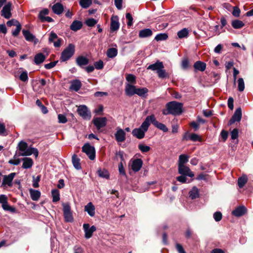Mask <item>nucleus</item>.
<instances>
[{"instance_id":"obj_1","label":"nucleus","mask_w":253,"mask_h":253,"mask_svg":"<svg viewBox=\"0 0 253 253\" xmlns=\"http://www.w3.org/2000/svg\"><path fill=\"white\" fill-rule=\"evenodd\" d=\"M166 109L162 111L163 114L168 115H179L182 113V104L176 101H171L166 105Z\"/></svg>"},{"instance_id":"obj_2","label":"nucleus","mask_w":253,"mask_h":253,"mask_svg":"<svg viewBox=\"0 0 253 253\" xmlns=\"http://www.w3.org/2000/svg\"><path fill=\"white\" fill-rule=\"evenodd\" d=\"M18 147L19 150V156H28L34 154L36 158L38 156L39 151L38 149L32 147H29L28 144L24 141L19 142Z\"/></svg>"},{"instance_id":"obj_3","label":"nucleus","mask_w":253,"mask_h":253,"mask_svg":"<svg viewBox=\"0 0 253 253\" xmlns=\"http://www.w3.org/2000/svg\"><path fill=\"white\" fill-rule=\"evenodd\" d=\"M150 126V124L148 116H147L139 127L132 130V135L139 139L143 138L145 136V133L148 130Z\"/></svg>"},{"instance_id":"obj_4","label":"nucleus","mask_w":253,"mask_h":253,"mask_svg":"<svg viewBox=\"0 0 253 253\" xmlns=\"http://www.w3.org/2000/svg\"><path fill=\"white\" fill-rule=\"evenodd\" d=\"M75 46L73 43H70L62 52L60 60L65 62L69 60L75 53Z\"/></svg>"},{"instance_id":"obj_5","label":"nucleus","mask_w":253,"mask_h":253,"mask_svg":"<svg viewBox=\"0 0 253 253\" xmlns=\"http://www.w3.org/2000/svg\"><path fill=\"white\" fill-rule=\"evenodd\" d=\"M63 211L65 221L71 222L73 221V217L71 211L70 205L69 203L62 204Z\"/></svg>"},{"instance_id":"obj_6","label":"nucleus","mask_w":253,"mask_h":253,"mask_svg":"<svg viewBox=\"0 0 253 253\" xmlns=\"http://www.w3.org/2000/svg\"><path fill=\"white\" fill-rule=\"evenodd\" d=\"M148 118L150 124L152 123L155 127L162 130L164 132H166L168 131V128L166 126L165 124L157 121L154 114L148 116Z\"/></svg>"},{"instance_id":"obj_7","label":"nucleus","mask_w":253,"mask_h":253,"mask_svg":"<svg viewBox=\"0 0 253 253\" xmlns=\"http://www.w3.org/2000/svg\"><path fill=\"white\" fill-rule=\"evenodd\" d=\"M82 151L85 153L90 160H93L95 158V151L94 147L89 143H85L82 147Z\"/></svg>"},{"instance_id":"obj_8","label":"nucleus","mask_w":253,"mask_h":253,"mask_svg":"<svg viewBox=\"0 0 253 253\" xmlns=\"http://www.w3.org/2000/svg\"><path fill=\"white\" fill-rule=\"evenodd\" d=\"M78 113L84 119L89 120L91 118V113L85 105H81L78 108Z\"/></svg>"},{"instance_id":"obj_9","label":"nucleus","mask_w":253,"mask_h":253,"mask_svg":"<svg viewBox=\"0 0 253 253\" xmlns=\"http://www.w3.org/2000/svg\"><path fill=\"white\" fill-rule=\"evenodd\" d=\"M83 229L85 233L84 237L89 239L91 237L93 233L96 231V228L94 225L91 227L88 223H84L83 225Z\"/></svg>"},{"instance_id":"obj_10","label":"nucleus","mask_w":253,"mask_h":253,"mask_svg":"<svg viewBox=\"0 0 253 253\" xmlns=\"http://www.w3.org/2000/svg\"><path fill=\"white\" fill-rule=\"evenodd\" d=\"M11 2H8L2 7L1 11V15L6 19H9L11 17Z\"/></svg>"},{"instance_id":"obj_11","label":"nucleus","mask_w":253,"mask_h":253,"mask_svg":"<svg viewBox=\"0 0 253 253\" xmlns=\"http://www.w3.org/2000/svg\"><path fill=\"white\" fill-rule=\"evenodd\" d=\"M242 110L240 107L237 108L232 116V118L229 122L230 125L234 124L236 122H240L242 118Z\"/></svg>"},{"instance_id":"obj_12","label":"nucleus","mask_w":253,"mask_h":253,"mask_svg":"<svg viewBox=\"0 0 253 253\" xmlns=\"http://www.w3.org/2000/svg\"><path fill=\"white\" fill-rule=\"evenodd\" d=\"M178 166V172L181 175L188 176L190 177H193L194 174L192 171H191L190 169L184 165H180Z\"/></svg>"},{"instance_id":"obj_13","label":"nucleus","mask_w":253,"mask_h":253,"mask_svg":"<svg viewBox=\"0 0 253 253\" xmlns=\"http://www.w3.org/2000/svg\"><path fill=\"white\" fill-rule=\"evenodd\" d=\"M16 175V173L12 172L7 175H4L2 182V186H8L11 187L12 186V181Z\"/></svg>"},{"instance_id":"obj_14","label":"nucleus","mask_w":253,"mask_h":253,"mask_svg":"<svg viewBox=\"0 0 253 253\" xmlns=\"http://www.w3.org/2000/svg\"><path fill=\"white\" fill-rule=\"evenodd\" d=\"M115 139L118 142H123L126 139V133L124 130L120 128H117L115 133Z\"/></svg>"},{"instance_id":"obj_15","label":"nucleus","mask_w":253,"mask_h":253,"mask_svg":"<svg viewBox=\"0 0 253 253\" xmlns=\"http://www.w3.org/2000/svg\"><path fill=\"white\" fill-rule=\"evenodd\" d=\"M107 119L105 117L96 118L93 120V123L97 129H100L106 125Z\"/></svg>"},{"instance_id":"obj_16","label":"nucleus","mask_w":253,"mask_h":253,"mask_svg":"<svg viewBox=\"0 0 253 253\" xmlns=\"http://www.w3.org/2000/svg\"><path fill=\"white\" fill-rule=\"evenodd\" d=\"M120 27L119 18L117 16H113L111 19L110 31L111 32L117 31Z\"/></svg>"},{"instance_id":"obj_17","label":"nucleus","mask_w":253,"mask_h":253,"mask_svg":"<svg viewBox=\"0 0 253 253\" xmlns=\"http://www.w3.org/2000/svg\"><path fill=\"white\" fill-rule=\"evenodd\" d=\"M143 161L141 159H136L133 160L131 164V168L134 172L138 171L141 168Z\"/></svg>"},{"instance_id":"obj_18","label":"nucleus","mask_w":253,"mask_h":253,"mask_svg":"<svg viewBox=\"0 0 253 253\" xmlns=\"http://www.w3.org/2000/svg\"><path fill=\"white\" fill-rule=\"evenodd\" d=\"M22 33L26 41L29 42H34L35 43H37L38 41L37 39L36 38L35 36L30 32V31L26 30H23Z\"/></svg>"},{"instance_id":"obj_19","label":"nucleus","mask_w":253,"mask_h":253,"mask_svg":"<svg viewBox=\"0 0 253 253\" xmlns=\"http://www.w3.org/2000/svg\"><path fill=\"white\" fill-rule=\"evenodd\" d=\"M162 68H164V66L162 62H160L159 61H157L154 64H151L147 68L148 70H151L153 71H156L157 72V71H159L160 69Z\"/></svg>"},{"instance_id":"obj_20","label":"nucleus","mask_w":253,"mask_h":253,"mask_svg":"<svg viewBox=\"0 0 253 253\" xmlns=\"http://www.w3.org/2000/svg\"><path fill=\"white\" fill-rule=\"evenodd\" d=\"M247 211V209L244 206H239L232 211V214L235 216L239 217L243 215Z\"/></svg>"},{"instance_id":"obj_21","label":"nucleus","mask_w":253,"mask_h":253,"mask_svg":"<svg viewBox=\"0 0 253 253\" xmlns=\"http://www.w3.org/2000/svg\"><path fill=\"white\" fill-rule=\"evenodd\" d=\"M136 88L133 85L130 84H127L125 87V93L129 96L135 94Z\"/></svg>"},{"instance_id":"obj_22","label":"nucleus","mask_w":253,"mask_h":253,"mask_svg":"<svg viewBox=\"0 0 253 253\" xmlns=\"http://www.w3.org/2000/svg\"><path fill=\"white\" fill-rule=\"evenodd\" d=\"M77 64L81 68H83L84 66L86 65L89 63V60L84 56H79L76 58Z\"/></svg>"},{"instance_id":"obj_23","label":"nucleus","mask_w":253,"mask_h":253,"mask_svg":"<svg viewBox=\"0 0 253 253\" xmlns=\"http://www.w3.org/2000/svg\"><path fill=\"white\" fill-rule=\"evenodd\" d=\"M23 161V165L22 168L24 169H28L31 168L33 165V160L28 157H25L21 159Z\"/></svg>"},{"instance_id":"obj_24","label":"nucleus","mask_w":253,"mask_h":253,"mask_svg":"<svg viewBox=\"0 0 253 253\" xmlns=\"http://www.w3.org/2000/svg\"><path fill=\"white\" fill-rule=\"evenodd\" d=\"M82 86V83L79 80H74L71 82L70 89L72 90L78 91Z\"/></svg>"},{"instance_id":"obj_25","label":"nucleus","mask_w":253,"mask_h":253,"mask_svg":"<svg viewBox=\"0 0 253 253\" xmlns=\"http://www.w3.org/2000/svg\"><path fill=\"white\" fill-rule=\"evenodd\" d=\"M84 211L91 217L95 215V207L91 202L88 203L84 207Z\"/></svg>"},{"instance_id":"obj_26","label":"nucleus","mask_w":253,"mask_h":253,"mask_svg":"<svg viewBox=\"0 0 253 253\" xmlns=\"http://www.w3.org/2000/svg\"><path fill=\"white\" fill-rule=\"evenodd\" d=\"M193 66L195 70L203 72L206 68V64L201 61H198L194 64Z\"/></svg>"},{"instance_id":"obj_27","label":"nucleus","mask_w":253,"mask_h":253,"mask_svg":"<svg viewBox=\"0 0 253 253\" xmlns=\"http://www.w3.org/2000/svg\"><path fill=\"white\" fill-rule=\"evenodd\" d=\"M72 161L74 168L78 169H82L80 159L77 157L76 154H74L72 157Z\"/></svg>"},{"instance_id":"obj_28","label":"nucleus","mask_w":253,"mask_h":253,"mask_svg":"<svg viewBox=\"0 0 253 253\" xmlns=\"http://www.w3.org/2000/svg\"><path fill=\"white\" fill-rule=\"evenodd\" d=\"M52 9L54 13L59 15L63 11V6L62 4L56 3L52 6Z\"/></svg>"},{"instance_id":"obj_29","label":"nucleus","mask_w":253,"mask_h":253,"mask_svg":"<svg viewBox=\"0 0 253 253\" xmlns=\"http://www.w3.org/2000/svg\"><path fill=\"white\" fill-rule=\"evenodd\" d=\"M83 24L82 22L78 20L74 21L70 26V29L73 31H77L81 29Z\"/></svg>"},{"instance_id":"obj_30","label":"nucleus","mask_w":253,"mask_h":253,"mask_svg":"<svg viewBox=\"0 0 253 253\" xmlns=\"http://www.w3.org/2000/svg\"><path fill=\"white\" fill-rule=\"evenodd\" d=\"M29 192L31 198L33 201H38L39 199L41 196V192L39 191L30 189Z\"/></svg>"},{"instance_id":"obj_31","label":"nucleus","mask_w":253,"mask_h":253,"mask_svg":"<svg viewBox=\"0 0 253 253\" xmlns=\"http://www.w3.org/2000/svg\"><path fill=\"white\" fill-rule=\"evenodd\" d=\"M45 59V56L42 53L37 54L34 57V62L36 65L42 63Z\"/></svg>"},{"instance_id":"obj_32","label":"nucleus","mask_w":253,"mask_h":253,"mask_svg":"<svg viewBox=\"0 0 253 253\" xmlns=\"http://www.w3.org/2000/svg\"><path fill=\"white\" fill-rule=\"evenodd\" d=\"M189 197L193 200L199 197V191L198 189L194 186L189 192Z\"/></svg>"},{"instance_id":"obj_33","label":"nucleus","mask_w":253,"mask_h":253,"mask_svg":"<svg viewBox=\"0 0 253 253\" xmlns=\"http://www.w3.org/2000/svg\"><path fill=\"white\" fill-rule=\"evenodd\" d=\"M152 35V31L150 29H145L140 30L139 32V37L140 38H146L151 36Z\"/></svg>"},{"instance_id":"obj_34","label":"nucleus","mask_w":253,"mask_h":253,"mask_svg":"<svg viewBox=\"0 0 253 253\" xmlns=\"http://www.w3.org/2000/svg\"><path fill=\"white\" fill-rule=\"evenodd\" d=\"M97 173L99 177L108 179L109 178V173L108 171L105 169H99L97 170Z\"/></svg>"},{"instance_id":"obj_35","label":"nucleus","mask_w":253,"mask_h":253,"mask_svg":"<svg viewBox=\"0 0 253 253\" xmlns=\"http://www.w3.org/2000/svg\"><path fill=\"white\" fill-rule=\"evenodd\" d=\"M189 156L186 154H182L179 156L178 166L184 165L188 162Z\"/></svg>"},{"instance_id":"obj_36","label":"nucleus","mask_w":253,"mask_h":253,"mask_svg":"<svg viewBox=\"0 0 253 253\" xmlns=\"http://www.w3.org/2000/svg\"><path fill=\"white\" fill-rule=\"evenodd\" d=\"M189 34V30L187 28H183L177 32V36L179 39L187 38Z\"/></svg>"},{"instance_id":"obj_37","label":"nucleus","mask_w":253,"mask_h":253,"mask_svg":"<svg viewBox=\"0 0 253 253\" xmlns=\"http://www.w3.org/2000/svg\"><path fill=\"white\" fill-rule=\"evenodd\" d=\"M248 181V178L246 175L239 177L238 180V185L240 188H242Z\"/></svg>"},{"instance_id":"obj_38","label":"nucleus","mask_w":253,"mask_h":253,"mask_svg":"<svg viewBox=\"0 0 253 253\" xmlns=\"http://www.w3.org/2000/svg\"><path fill=\"white\" fill-rule=\"evenodd\" d=\"M118 51L115 48H110L107 51V55L109 58H114L117 55Z\"/></svg>"},{"instance_id":"obj_39","label":"nucleus","mask_w":253,"mask_h":253,"mask_svg":"<svg viewBox=\"0 0 253 253\" xmlns=\"http://www.w3.org/2000/svg\"><path fill=\"white\" fill-rule=\"evenodd\" d=\"M244 25V23L242 21L239 20H234L232 22V27L236 29L242 28Z\"/></svg>"},{"instance_id":"obj_40","label":"nucleus","mask_w":253,"mask_h":253,"mask_svg":"<svg viewBox=\"0 0 253 253\" xmlns=\"http://www.w3.org/2000/svg\"><path fill=\"white\" fill-rule=\"evenodd\" d=\"M148 92V90L146 87L138 88L136 89L135 94L139 96L143 97Z\"/></svg>"},{"instance_id":"obj_41","label":"nucleus","mask_w":253,"mask_h":253,"mask_svg":"<svg viewBox=\"0 0 253 253\" xmlns=\"http://www.w3.org/2000/svg\"><path fill=\"white\" fill-rule=\"evenodd\" d=\"M53 202H57L60 200L59 191L56 189L52 190L51 192Z\"/></svg>"},{"instance_id":"obj_42","label":"nucleus","mask_w":253,"mask_h":253,"mask_svg":"<svg viewBox=\"0 0 253 253\" xmlns=\"http://www.w3.org/2000/svg\"><path fill=\"white\" fill-rule=\"evenodd\" d=\"M92 0H80V4L84 8H88L91 4Z\"/></svg>"},{"instance_id":"obj_43","label":"nucleus","mask_w":253,"mask_h":253,"mask_svg":"<svg viewBox=\"0 0 253 253\" xmlns=\"http://www.w3.org/2000/svg\"><path fill=\"white\" fill-rule=\"evenodd\" d=\"M168 36L166 33H161L157 34L155 38V40L157 41H164L168 39Z\"/></svg>"},{"instance_id":"obj_44","label":"nucleus","mask_w":253,"mask_h":253,"mask_svg":"<svg viewBox=\"0 0 253 253\" xmlns=\"http://www.w3.org/2000/svg\"><path fill=\"white\" fill-rule=\"evenodd\" d=\"M245 89V83L243 78H240L238 80V89L242 92Z\"/></svg>"},{"instance_id":"obj_45","label":"nucleus","mask_w":253,"mask_h":253,"mask_svg":"<svg viewBox=\"0 0 253 253\" xmlns=\"http://www.w3.org/2000/svg\"><path fill=\"white\" fill-rule=\"evenodd\" d=\"M3 210L5 211H10L11 212H15V209L13 207L10 206L8 204V202L1 206Z\"/></svg>"},{"instance_id":"obj_46","label":"nucleus","mask_w":253,"mask_h":253,"mask_svg":"<svg viewBox=\"0 0 253 253\" xmlns=\"http://www.w3.org/2000/svg\"><path fill=\"white\" fill-rule=\"evenodd\" d=\"M138 148L142 153H146L150 151V147L149 146L145 145L143 144H139Z\"/></svg>"},{"instance_id":"obj_47","label":"nucleus","mask_w":253,"mask_h":253,"mask_svg":"<svg viewBox=\"0 0 253 253\" xmlns=\"http://www.w3.org/2000/svg\"><path fill=\"white\" fill-rule=\"evenodd\" d=\"M157 73L160 78L164 79L168 77V74L166 73L164 68H162L159 71H157Z\"/></svg>"},{"instance_id":"obj_48","label":"nucleus","mask_w":253,"mask_h":253,"mask_svg":"<svg viewBox=\"0 0 253 253\" xmlns=\"http://www.w3.org/2000/svg\"><path fill=\"white\" fill-rule=\"evenodd\" d=\"M126 80L129 83L135 84L136 82V77L132 74H127L126 76Z\"/></svg>"},{"instance_id":"obj_49","label":"nucleus","mask_w":253,"mask_h":253,"mask_svg":"<svg viewBox=\"0 0 253 253\" xmlns=\"http://www.w3.org/2000/svg\"><path fill=\"white\" fill-rule=\"evenodd\" d=\"M85 23L89 27H92L97 23V21L93 18H89L85 21Z\"/></svg>"},{"instance_id":"obj_50","label":"nucleus","mask_w":253,"mask_h":253,"mask_svg":"<svg viewBox=\"0 0 253 253\" xmlns=\"http://www.w3.org/2000/svg\"><path fill=\"white\" fill-rule=\"evenodd\" d=\"M241 11L239 8L237 6L233 7V11L232 12V15L236 17H238L240 16Z\"/></svg>"},{"instance_id":"obj_51","label":"nucleus","mask_w":253,"mask_h":253,"mask_svg":"<svg viewBox=\"0 0 253 253\" xmlns=\"http://www.w3.org/2000/svg\"><path fill=\"white\" fill-rule=\"evenodd\" d=\"M126 19L128 20L127 25L128 26L130 27L132 25L133 18L131 14L127 13L126 15Z\"/></svg>"},{"instance_id":"obj_52","label":"nucleus","mask_w":253,"mask_h":253,"mask_svg":"<svg viewBox=\"0 0 253 253\" xmlns=\"http://www.w3.org/2000/svg\"><path fill=\"white\" fill-rule=\"evenodd\" d=\"M19 79L23 82H26L28 80V73L27 71L23 72L19 76Z\"/></svg>"},{"instance_id":"obj_53","label":"nucleus","mask_w":253,"mask_h":253,"mask_svg":"<svg viewBox=\"0 0 253 253\" xmlns=\"http://www.w3.org/2000/svg\"><path fill=\"white\" fill-rule=\"evenodd\" d=\"M119 173L123 176H126V173L122 162H121L118 166Z\"/></svg>"},{"instance_id":"obj_54","label":"nucleus","mask_w":253,"mask_h":253,"mask_svg":"<svg viewBox=\"0 0 253 253\" xmlns=\"http://www.w3.org/2000/svg\"><path fill=\"white\" fill-rule=\"evenodd\" d=\"M222 217V213L220 211H216L213 214V218L216 221H219Z\"/></svg>"},{"instance_id":"obj_55","label":"nucleus","mask_w":253,"mask_h":253,"mask_svg":"<svg viewBox=\"0 0 253 253\" xmlns=\"http://www.w3.org/2000/svg\"><path fill=\"white\" fill-rule=\"evenodd\" d=\"M58 122L60 123L64 124L67 122V119L66 116L62 114H59L58 115Z\"/></svg>"},{"instance_id":"obj_56","label":"nucleus","mask_w":253,"mask_h":253,"mask_svg":"<svg viewBox=\"0 0 253 253\" xmlns=\"http://www.w3.org/2000/svg\"><path fill=\"white\" fill-rule=\"evenodd\" d=\"M48 10L47 9H44L42 10L39 13V17L42 21H43V18L44 16L48 14Z\"/></svg>"},{"instance_id":"obj_57","label":"nucleus","mask_w":253,"mask_h":253,"mask_svg":"<svg viewBox=\"0 0 253 253\" xmlns=\"http://www.w3.org/2000/svg\"><path fill=\"white\" fill-rule=\"evenodd\" d=\"M103 62L101 60L94 63V68L97 70L102 69L103 68Z\"/></svg>"},{"instance_id":"obj_58","label":"nucleus","mask_w":253,"mask_h":253,"mask_svg":"<svg viewBox=\"0 0 253 253\" xmlns=\"http://www.w3.org/2000/svg\"><path fill=\"white\" fill-rule=\"evenodd\" d=\"M21 29V26L20 24H19L16 26V29L12 31V35L14 37H16L18 35L20 30Z\"/></svg>"},{"instance_id":"obj_59","label":"nucleus","mask_w":253,"mask_h":253,"mask_svg":"<svg viewBox=\"0 0 253 253\" xmlns=\"http://www.w3.org/2000/svg\"><path fill=\"white\" fill-rule=\"evenodd\" d=\"M238 137V130L234 128L231 132V137L232 139H236Z\"/></svg>"},{"instance_id":"obj_60","label":"nucleus","mask_w":253,"mask_h":253,"mask_svg":"<svg viewBox=\"0 0 253 253\" xmlns=\"http://www.w3.org/2000/svg\"><path fill=\"white\" fill-rule=\"evenodd\" d=\"M57 38L58 37L57 34L53 32H51L49 34V37L48 39L49 42H53V41L57 39Z\"/></svg>"},{"instance_id":"obj_61","label":"nucleus","mask_w":253,"mask_h":253,"mask_svg":"<svg viewBox=\"0 0 253 253\" xmlns=\"http://www.w3.org/2000/svg\"><path fill=\"white\" fill-rule=\"evenodd\" d=\"M19 24H20L19 22L17 20L15 19H11L7 22V25L9 27H11L13 25H15L16 26Z\"/></svg>"},{"instance_id":"obj_62","label":"nucleus","mask_w":253,"mask_h":253,"mask_svg":"<svg viewBox=\"0 0 253 253\" xmlns=\"http://www.w3.org/2000/svg\"><path fill=\"white\" fill-rule=\"evenodd\" d=\"M7 197L6 195L3 194L0 195V204H1V206L7 202Z\"/></svg>"},{"instance_id":"obj_63","label":"nucleus","mask_w":253,"mask_h":253,"mask_svg":"<svg viewBox=\"0 0 253 253\" xmlns=\"http://www.w3.org/2000/svg\"><path fill=\"white\" fill-rule=\"evenodd\" d=\"M189 138L190 140L193 141H198L200 140V136L198 134L195 133L191 134L189 136Z\"/></svg>"},{"instance_id":"obj_64","label":"nucleus","mask_w":253,"mask_h":253,"mask_svg":"<svg viewBox=\"0 0 253 253\" xmlns=\"http://www.w3.org/2000/svg\"><path fill=\"white\" fill-rule=\"evenodd\" d=\"M176 249L179 253H186L182 246L179 244H176Z\"/></svg>"}]
</instances>
